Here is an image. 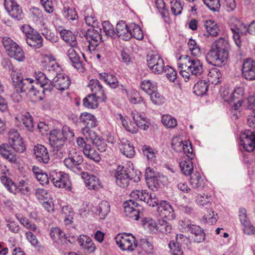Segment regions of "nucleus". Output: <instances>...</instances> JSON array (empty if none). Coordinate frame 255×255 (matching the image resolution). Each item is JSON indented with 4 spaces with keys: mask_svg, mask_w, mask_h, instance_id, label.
<instances>
[{
    "mask_svg": "<svg viewBox=\"0 0 255 255\" xmlns=\"http://www.w3.org/2000/svg\"><path fill=\"white\" fill-rule=\"evenodd\" d=\"M82 134L83 136L78 137L76 140L78 147L82 150L86 157L95 162H99L101 157L92 144L96 145L98 150L103 152L107 148L105 142L96 137L95 132L88 128L83 129Z\"/></svg>",
    "mask_w": 255,
    "mask_h": 255,
    "instance_id": "nucleus-1",
    "label": "nucleus"
},
{
    "mask_svg": "<svg viewBox=\"0 0 255 255\" xmlns=\"http://www.w3.org/2000/svg\"><path fill=\"white\" fill-rule=\"evenodd\" d=\"M230 46L228 39L219 38L211 44L206 56L207 61L216 66H221L228 58Z\"/></svg>",
    "mask_w": 255,
    "mask_h": 255,
    "instance_id": "nucleus-2",
    "label": "nucleus"
},
{
    "mask_svg": "<svg viewBox=\"0 0 255 255\" xmlns=\"http://www.w3.org/2000/svg\"><path fill=\"white\" fill-rule=\"evenodd\" d=\"M222 99L228 103L232 105V109L239 110L243 103L245 89L242 87H236L231 91L229 89L223 88L220 90Z\"/></svg>",
    "mask_w": 255,
    "mask_h": 255,
    "instance_id": "nucleus-3",
    "label": "nucleus"
},
{
    "mask_svg": "<svg viewBox=\"0 0 255 255\" xmlns=\"http://www.w3.org/2000/svg\"><path fill=\"white\" fill-rule=\"evenodd\" d=\"M179 67L184 70H187L192 75H200L203 70L202 64L197 59H192L188 55H181L178 59Z\"/></svg>",
    "mask_w": 255,
    "mask_h": 255,
    "instance_id": "nucleus-4",
    "label": "nucleus"
},
{
    "mask_svg": "<svg viewBox=\"0 0 255 255\" xmlns=\"http://www.w3.org/2000/svg\"><path fill=\"white\" fill-rule=\"evenodd\" d=\"M115 240L117 244L123 251H133L137 246L135 238L131 234H119L116 236Z\"/></svg>",
    "mask_w": 255,
    "mask_h": 255,
    "instance_id": "nucleus-5",
    "label": "nucleus"
},
{
    "mask_svg": "<svg viewBox=\"0 0 255 255\" xmlns=\"http://www.w3.org/2000/svg\"><path fill=\"white\" fill-rule=\"evenodd\" d=\"M12 84L18 93L35 90L32 85L34 80L30 78L23 79L20 74L14 73L12 75Z\"/></svg>",
    "mask_w": 255,
    "mask_h": 255,
    "instance_id": "nucleus-6",
    "label": "nucleus"
},
{
    "mask_svg": "<svg viewBox=\"0 0 255 255\" xmlns=\"http://www.w3.org/2000/svg\"><path fill=\"white\" fill-rule=\"evenodd\" d=\"M83 161V158L79 153L76 152L75 149L74 151H70L68 156L64 160L65 166L75 172L81 171L82 168L80 165Z\"/></svg>",
    "mask_w": 255,
    "mask_h": 255,
    "instance_id": "nucleus-7",
    "label": "nucleus"
},
{
    "mask_svg": "<svg viewBox=\"0 0 255 255\" xmlns=\"http://www.w3.org/2000/svg\"><path fill=\"white\" fill-rule=\"evenodd\" d=\"M126 215L133 220H138L142 210V207L133 199L126 201L124 203Z\"/></svg>",
    "mask_w": 255,
    "mask_h": 255,
    "instance_id": "nucleus-8",
    "label": "nucleus"
},
{
    "mask_svg": "<svg viewBox=\"0 0 255 255\" xmlns=\"http://www.w3.org/2000/svg\"><path fill=\"white\" fill-rule=\"evenodd\" d=\"M23 31L26 34V42L31 47L39 48L43 45V38L40 34L30 27H23Z\"/></svg>",
    "mask_w": 255,
    "mask_h": 255,
    "instance_id": "nucleus-9",
    "label": "nucleus"
},
{
    "mask_svg": "<svg viewBox=\"0 0 255 255\" xmlns=\"http://www.w3.org/2000/svg\"><path fill=\"white\" fill-rule=\"evenodd\" d=\"M50 178L56 187L58 188L69 187V176L67 174L52 170L50 173Z\"/></svg>",
    "mask_w": 255,
    "mask_h": 255,
    "instance_id": "nucleus-10",
    "label": "nucleus"
},
{
    "mask_svg": "<svg viewBox=\"0 0 255 255\" xmlns=\"http://www.w3.org/2000/svg\"><path fill=\"white\" fill-rule=\"evenodd\" d=\"M235 24L231 29L233 33V38L238 47L242 45L241 37L248 33L247 26L237 19H235Z\"/></svg>",
    "mask_w": 255,
    "mask_h": 255,
    "instance_id": "nucleus-11",
    "label": "nucleus"
},
{
    "mask_svg": "<svg viewBox=\"0 0 255 255\" xmlns=\"http://www.w3.org/2000/svg\"><path fill=\"white\" fill-rule=\"evenodd\" d=\"M147 65L152 72L160 74L164 69V63L162 58L158 54H152L147 59Z\"/></svg>",
    "mask_w": 255,
    "mask_h": 255,
    "instance_id": "nucleus-12",
    "label": "nucleus"
},
{
    "mask_svg": "<svg viewBox=\"0 0 255 255\" xmlns=\"http://www.w3.org/2000/svg\"><path fill=\"white\" fill-rule=\"evenodd\" d=\"M4 6L7 11L11 17L18 20L22 18V9L14 0H5Z\"/></svg>",
    "mask_w": 255,
    "mask_h": 255,
    "instance_id": "nucleus-13",
    "label": "nucleus"
},
{
    "mask_svg": "<svg viewBox=\"0 0 255 255\" xmlns=\"http://www.w3.org/2000/svg\"><path fill=\"white\" fill-rule=\"evenodd\" d=\"M242 70L243 77L247 80H255V61L253 59H245L243 63Z\"/></svg>",
    "mask_w": 255,
    "mask_h": 255,
    "instance_id": "nucleus-14",
    "label": "nucleus"
},
{
    "mask_svg": "<svg viewBox=\"0 0 255 255\" xmlns=\"http://www.w3.org/2000/svg\"><path fill=\"white\" fill-rule=\"evenodd\" d=\"M115 176L116 183L122 188L128 186L130 179L126 169L123 166H119L116 170Z\"/></svg>",
    "mask_w": 255,
    "mask_h": 255,
    "instance_id": "nucleus-15",
    "label": "nucleus"
},
{
    "mask_svg": "<svg viewBox=\"0 0 255 255\" xmlns=\"http://www.w3.org/2000/svg\"><path fill=\"white\" fill-rule=\"evenodd\" d=\"M49 141L53 148H57L58 150V148H62L64 145L65 140L60 130L54 129L50 132Z\"/></svg>",
    "mask_w": 255,
    "mask_h": 255,
    "instance_id": "nucleus-16",
    "label": "nucleus"
},
{
    "mask_svg": "<svg viewBox=\"0 0 255 255\" xmlns=\"http://www.w3.org/2000/svg\"><path fill=\"white\" fill-rule=\"evenodd\" d=\"M158 212L160 216L168 220H172L174 218V211L171 206L165 201L160 202L158 206Z\"/></svg>",
    "mask_w": 255,
    "mask_h": 255,
    "instance_id": "nucleus-17",
    "label": "nucleus"
},
{
    "mask_svg": "<svg viewBox=\"0 0 255 255\" xmlns=\"http://www.w3.org/2000/svg\"><path fill=\"white\" fill-rule=\"evenodd\" d=\"M241 143L246 151H253L255 148V131L247 132L246 136L241 139Z\"/></svg>",
    "mask_w": 255,
    "mask_h": 255,
    "instance_id": "nucleus-18",
    "label": "nucleus"
},
{
    "mask_svg": "<svg viewBox=\"0 0 255 255\" xmlns=\"http://www.w3.org/2000/svg\"><path fill=\"white\" fill-rule=\"evenodd\" d=\"M71 81L69 77L62 74L58 75L53 80V85L57 89L63 91L67 89L70 85Z\"/></svg>",
    "mask_w": 255,
    "mask_h": 255,
    "instance_id": "nucleus-19",
    "label": "nucleus"
},
{
    "mask_svg": "<svg viewBox=\"0 0 255 255\" xmlns=\"http://www.w3.org/2000/svg\"><path fill=\"white\" fill-rule=\"evenodd\" d=\"M86 37L89 42V48L92 50H94L95 48L99 44L102 39L100 33L93 29L87 31Z\"/></svg>",
    "mask_w": 255,
    "mask_h": 255,
    "instance_id": "nucleus-20",
    "label": "nucleus"
},
{
    "mask_svg": "<svg viewBox=\"0 0 255 255\" xmlns=\"http://www.w3.org/2000/svg\"><path fill=\"white\" fill-rule=\"evenodd\" d=\"M115 34L119 38L125 40H128L131 39V34L129 32V26H128L125 22L120 21L116 26Z\"/></svg>",
    "mask_w": 255,
    "mask_h": 255,
    "instance_id": "nucleus-21",
    "label": "nucleus"
},
{
    "mask_svg": "<svg viewBox=\"0 0 255 255\" xmlns=\"http://www.w3.org/2000/svg\"><path fill=\"white\" fill-rule=\"evenodd\" d=\"M204 26L206 31L204 36L206 37L209 36L217 37L219 34L220 29L218 24L214 20H207L205 21Z\"/></svg>",
    "mask_w": 255,
    "mask_h": 255,
    "instance_id": "nucleus-22",
    "label": "nucleus"
},
{
    "mask_svg": "<svg viewBox=\"0 0 255 255\" xmlns=\"http://www.w3.org/2000/svg\"><path fill=\"white\" fill-rule=\"evenodd\" d=\"M82 177L85 180V184L88 189L97 190L101 187L100 181L96 176L82 172Z\"/></svg>",
    "mask_w": 255,
    "mask_h": 255,
    "instance_id": "nucleus-23",
    "label": "nucleus"
},
{
    "mask_svg": "<svg viewBox=\"0 0 255 255\" xmlns=\"http://www.w3.org/2000/svg\"><path fill=\"white\" fill-rule=\"evenodd\" d=\"M13 148L7 143H3L0 145V154L4 158L11 163L16 160V154Z\"/></svg>",
    "mask_w": 255,
    "mask_h": 255,
    "instance_id": "nucleus-24",
    "label": "nucleus"
},
{
    "mask_svg": "<svg viewBox=\"0 0 255 255\" xmlns=\"http://www.w3.org/2000/svg\"><path fill=\"white\" fill-rule=\"evenodd\" d=\"M194 157L183 156L180 162V167L183 173L186 176L190 175L193 173V165L192 159Z\"/></svg>",
    "mask_w": 255,
    "mask_h": 255,
    "instance_id": "nucleus-25",
    "label": "nucleus"
},
{
    "mask_svg": "<svg viewBox=\"0 0 255 255\" xmlns=\"http://www.w3.org/2000/svg\"><path fill=\"white\" fill-rule=\"evenodd\" d=\"M67 55L76 68H80V67H82V64L79 55V49L77 48V46L75 47L71 46L67 50Z\"/></svg>",
    "mask_w": 255,
    "mask_h": 255,
    "instance_id": "nucleus-26",
    "label": "nucleus"
},
{
    "mask_svg": "<svg viewBox=\"0 0 255 255\" xmlns=\"http://www.w3.org/2000/svg\"><path fill=\"white\" fill-rule=\"evenodd\" d=\"M34 154L38 161L45 163L49 160V156L45 147L41 144H38L34 147Z\"/></svg>",
    "mask_w": 255,
    "mask_h": 255,
    "instance_id": "nucleus-27",
    "label": "nucleus"
},
{
    "mask_svg": "<svg viewBox=\"0 0 255 255\" xmlns=\"http://www.w3.org/2000/svg\"><path fill=\"white\" fill-rule=\"evenodd\" d=\"M88 86L93 92L92 95H95L98 98H101L103 100L106 99L104 91L102 85L97 80H92L90 81Z\"/></svg>",
    "mask_w": 255,
    "mask_h": 255,
    "instance_id": "nucleus-28",
    "label": "nucleus"
},
{
    "mask_svg": "<svg viewBox=\"0 0 255 255\" xmlns=\"http://www.w3.org/2000/svg\"><path fill=\"white\" fill-rule=\"evenodd\" d=\"M189 183L193 188H202L204 186V181L201 173L198 171H195L190 175Z\"/></svg>",
    "mask_w": 255,
    "mask_h": 255,
    "instance_id": "nucleus-29",
    "label": "nucleus"
},
{
    "mask_svg": "<svg viewBox=\"0 0 255 255\" xmlns=\"http://www.w3.org/2000/svg\"><path fill=\"white\" fill-rule=\"evenodd\" d=\"M34 77L40 86L44 90H51L52 85L51 81L46 77V75L41 71H37L34 73Z\"/></svg>",
    "mask_w": 255,
    "mask_h": 255,
    "instance_id": "nucleus-30",
    "label": "nucleus"
},
{
    "mask_svg": "<svg viewBox=\"0 0 255 255\" xmlns=\"http://www.w3.org/2000/svg\"><path fill=\"white\" fill-rule=\"evenodd\" d=\"M119 148L122 153L128 157L131 158L134 155L135 151L133 145L128 140L122 141Z\"/></svg>",
    "mask_w": 255,
    "mask_h": 255,
    "instance_id": "nucleus-31",
    "label": "nucleus"
},
{
    "mask_svg": "<svg viewBox=\"0 0 255 255\" xmlns=\"http://www.w3.org/2000/svg\"><path fill=\"white\" fill-rule=\"evenodd\" d=\"M80 121L86 126V127L83 128L82 130L86 128H88L90 129L89 128H93L96 126V118L92 114L87 112L81 114Z\"/></svg>",
    "mask_w": 255,
    "mask_h": 255,
    "instance_id": "nucleus-32",
    "label": "nucleus"
},
{
    "mask_svg": "<svg viewBox=\"0 0 255 255\" xmlns=\"http://www.w3.org/2000/svg\"><path fill=\"white\" fill-rule=\"evenodd\" d=\"M110 211V206L107 201H102L96 207V214L100 219H104L108 215Z\"/></svg>",
    "mask_w": 255,
    "mask_h": 255,
    "instance_id": "nucleus-33",
    "label": "nucleus"
},
{
    "mask_svg": "<svg viewBox=\"0 0 255 255\" xmlns=\"http://www.w3.org/2000/svg\"><path fill=\"white\" fill-rule=\"evenodd\" d=\"M60 35L63 40L70 46L75 47L78 45L76 36L72 31L66 29L63 30L60 32Z\"/></svg>",
    "mask_w": 255,
    "mask_h": 255,
    "instance_id": "nucleus-34",
    "label": "nucleus"
},
{
    "mask_svg": "<svg viewBox=\"0 0 255 255\" xmlns=\"http://www.w3.org/2000/svg\"><path fill=\"white\" fill-rule=\"evenodd\" d=\"M119 117L122 121L123 126L127 131L132 133H135L137 132L138 128L135 122H131L130 118L127 117V119H125L122 115H120Z\"/></svg>",
    "mask_w": 255,
    "mask_h": 255,
    "instance_id": "nucleus-35",
    "label": "nucleus"
},
{
    "mask_svg": "<svg viewBox=\"0 0 255 255\" xmlns=\"http://www.w3.org/2000/svg\"><path fill=\"white\" fill-rule=\"evenodd\" d=\"M131 116L133 121L135 122L137 128H139L143 130H145L148 128L146 118L143 117L141 114L136 112H132Z\"/></svg>",
    "mask_w": 255,
    "mask_h": 255,
    "instance_id": "nucleus-36",
    "label": "nucleus"
},
{
    "mask_svg": "<svg viewBox=\"0 0 255 255\" xmlns=\"http://www.w3.org/2000/svg\"><path fill=\"white\" fill-rule=\"evenodd\" d=\"M189 230L194 235L192 238L195 242L200 243L204 240L205 234L199 226L193 225L190 226Z\"/></svg>",
    "mask_w": 255,
    "mask_h": 255,
    "instance_id": "nucleus-37",
    "label": "nucleus"
},
{
    "mask_svg": "<svg viewBox=\"0 0 255 255\" xmlns=\"http://www.w3.org/2000/svg\"><path fill=\"white\" fill-rule=\"evenodd\" d=\"M163 1L170 7L171 11L174 15L181 13L183 7L179 0H165Z\"/></svg>",
    "mask_w": 255,
    "mask_h": 255,
    "instance_id": "nucleus-38",
    "label": "nucleus"
},
{
    "mask_svg": "<svg viewBox=\"0 0 255 255\" xmlns=\"http://www.w3.org/2000/svg\"><path fill=\"white\" fill-rule=\"evenodd\" d=\"M209 84L205 80L198 81L194 87V93L198 96H202L208 91Z\"/></svg>",
    "mask_w": 255,
    "mask_h": 255,
    "instance_id": "nucleus-39",
    "label": "nucleus"
},
{
    "mask_svg": "<svg viewBox=\"0 0 255 255\" xmlns=\"http://www.w3.org/2000/svg\"><path fill=\"white\" fill-rule=\"evenodd\" d=\"M100 79L104 80L111 87L117 88L119 85L117 78L112 74H108L106 73L100 74Z\"/></svg>",
    "mask_w": 255,
    "mask_h": 255,
    "instance_id": "nucleus-40",
    "label": "nucleus"
},
{
    "mask_svg": "<svg viewBox=\"0 0 255 255\" xmlns=\"http://www.w3.org/2000/svg\"><path fill=\"white\" fill-rule=\"evenodd\" d=\"M12 48V49L8 52V55L19 61H23L25 59V56L21 48L17 44Z\"/></svg>",
    "mask_w": 255,
    "mask_h": 255,
    "instance_id": "nucleus-41",
    "label": "nucleus"
},
{
    "mask_svg": "<svg viewBox=\"0 0 255 255\" xmlns=\"http://www.w3.org/2000/svg\"><path fill=\"white\" fill-rule=\"evenodd\" d=\"M221 74L217 68L211 69L208 75V81L212 84L217 85L220 83Z\"/></svg>",
    "mask_w": 255,
    "mask_h": 255,
    "instance_id": "nucleus-42",
    "label": "nucleus"
},
{
    "mask_svg": "<svg viewBox=\"0 0 255 255\" xmlns=\"http://www.w3.org/2000/svg\"><path fill=\"white\" fill-rule=\"evenodd\" d=\"M9 171H8L1 174L0 180L1 182L10 192H15L16 188L12 185V181L9 177Z\"/></svg>",
    "mask_w": 255,
    "mask_h": 255,
    "instance_id": "nucleus-43",
    "label": "nucleus"
},
{
    "mask_svg": "<svg viewBox=\"0 0 255 255\" xmlns=\"http://www.w3.org/2000/svg\"><path fill=\"white\" fill-rule=\"evenodd\" d=\"M129 32L131 38L134 37L137 40H141L143 38V34L140 27L134 23L129 25Z\"/></svg>",
    "mask_w": 255,
    "mask_h": 255,
    "instance_id": "nucleus-44",
    "label": "nucleus"
},
{
    "mask_svg": "<svg viewBox=\"0 0 255 255\" xmlns=\"http://www.w3.org/2000/svg\"><path fill=\"white\" fill-rule=\"evenodd\" d=\"M97 97L95 95H89L83 100L84 106L91 109H96L98 107V102Z\"/></svg>",
    "mask_w": 255,
    "mask_h": 255,
    "instance_id": "nucleus-45",
    "label": "nucleus"
},
{
    "mask_svg": "<svg viewBox=\"0 0 255 255\" xmlns=\"http://www.w3.org/2000/svg\"><path fill=\"white\" fill-rule=\"evenodd\" d=\"M56 62L55 57L50 53L42 54L41 62L45 68L52 67Z\"/></svg>",
    "mask_w": 255,
    "mask_h": 255,
    "instance_id": "nucleus-46",
    "label": "nucleus"
},
{
    "mask_svg": "<svg viewBox=\"0 0 255 255\" xmlns=\"http://www.w3.org/2000/svg\"><path fill=\"white\" fill-rule=\"evenodd\" d=\"M64 216V222L66 225H69L73 222L74 212L72 208L68 206H64L62 209Z\"/></svg>",
    "mask_w": 255,
    "mask_h": 255,
    "instance_id": "nucleus-47",
    "label": "nucleus"
},
{
    "mask_svg": "<svg viewBox=\"0 0 255 255\" xmlns=\"http://www.w3.org/2000/svg\"><path fill=\"white\" fill-rule=\"evenodd\" d=\"M141 88L143 91L150 94L157 90L156 83L151 82L150 80H143L141 84Z\"/></svg>",
    "mask_w": 255,
    "mask_h": 255,
    "instance_id": "nucleus-48",
    "label": "nucleus"
},
{
    "mask_svg": "<svg viewBox=\"0 0 255 255\" xmlns=\"http://www.w3.org/2000/svg\"><path fill=\"white\" fill-rule=\"evenodd\" d=\"M139 246L142 252H143L146 255L152 254L153 253L154 248L152 244L146 239H141Z\"/></svg>",
    "mask_w": 255,
    "mask_h": 255,
    "instance_id": "nucleus-49",
    "label": "nucleus"
},
{
    "mask_svg": "<svg viewBox=\"0 0 255 255\" xmlns=\"http://www.w3.org/2000/svg\"><path fill=\"white\" fill-rule=\"evenodd\" d=\"M188 46L191 54L193 56L199 57L201 54V49L194 40L189 39L188 42Z\"/></svg>",
    "mask_w": 255,
    "mask_h": 255,
    "instance_id": "nucleus-50",
    "label": "nucleus"
},
{
    "mask_svg": "<svg viewBox=\"0 0 255 255\" xmlns=\"http://www.w3.org/2000/svg\"><path fill=\"white\" fill-rule=\"evenodd\" d=\"M145 176L146 179L149 180V183L153 182V184L158 180L159 177V173L156 172L154 168L151 167L146 168Z\"/></svg>",
    "mask_w": 255,
    "mask_h": 255,
    "instance_id": "nucleus-51",
    "label": "nucleus"
},
{
    "mask_svg": "<svg viewBox=\"0 0 255 255\" xmlns=\"http://www.w3.org/2000/svg\"><path fill=\"white\" fill-rule=\"evenodd\" d=\"M148 193L142 190L140 191L139 190H133L130 193V197L133 200L139 199L140 201L146 202L148 197H149Z\"/></svg>",
    "mask_w": 255,
    "mask_h": 255,
    "instance_id": "nucleus-52",
    "label": "nucleus"
},
{
    "mask_svg": "<svg viewBox=\"0 0 255 255\" xmlns=\"http://www.w3.org/2000/svg\"><path fill=\"white\" fill-rule=\"evenodd\" d=\"M21 119L23 124L25 126L28 130L32 131L33 129V123L32 119L31 116L29 115V113H27L26 115H22L21 118L16 117L15 119L17 121Z\"/></svg>",
    "mask_w": 255,
    "mask_h": 255,
    "instance_id": "nucleus-53",
    "label": "nucleus"
},
{
    "mask_svg": "<svg viewBox=\"0 0 255 255\" xmlns=\"http://www.w3.org/2000/svg\"><path fill=\"white\" fill-rule=\"evenodd\" d=\"M162 123L167 128H174L177 125V121L170 115H165L162 117Z\"/></svg>",
    "mask_w": 255,
    "mask_h": 255,
    "instance_id": "nucleus-54",
    "label": "nucleus"
},
{
    "mask_svg": "<svg viewBox=\"0 0 255 255\" xmlns=\"http://www.w3.org/2000/svg\"><path fill=\"white\" fill-rule=\"evenodd\" d=\"M143 224L145 228L148 229L154 233L158 231V225L151 218H145L143 221Z\"/></svg>",
    "mask_w": 255,
    "mask_h": 255,
    "instance_id": "nucleus-55",
    "label": "nucleus"
},
{
    "mask_svg": "<svg viewBox=\"0 0 255 255\" xmlns=\"http://www.w3.org/2000/svg\"><path fill=\"white\" fill-rule=\"evenodd\" d=\"M171 226L164 220H159L158 224V231L163 234L170 233L172 231Z\"/></svg>",
    "mask_w": 255,
    "mask_h": 255,
    "instance_id": "nucleus-56",
    "label": "nucleus"
},
{
    "mask_svg": "<svg viewBox=\"0 0 255 255\" xmlns=\"http://www.w3.org/2000/svg\"><path fill=\"white\" fill-rule=\"evenodd\" d=\"M12 185L14 186L16 188V191L15 192H12L13 194H16L19 192H21L23 194L29 191V188L28 187L27 183L24 180H21L19 182L18 185H16L13 181Z\"/></svg>",
    "mask_w": 255,
    "mask_h": 255,
    "instance_id": "nucleus-57",
    "label": "nucleus"
},
{
    "mask_svg": "<svg viewBox=\"0 0 255 255\" xmlns=\"http://www.w3.org/2000/svg\"><path fill=\"white\" fill-rule=\"evenodd\" d=\"M207 213H205L203 217L204 220L206 222L213 224L216 223L218 219L217 214H214V212L211 210L206 211Z\"/></svg>",
    "mask_w": 255,
    "mask_h": 255,
    "instance_id": "nucleus-58",
    "label": "nucleus"
},
{
    "mask_svg": "<svg viewBox=\"0 0 255 255\" xmlns=\"http://www.w3.org/2000/svg\"><path fill=\"white\" fill-rule=\"evenodd\" d=\"M103 32L108 36L113 37L115 35L113 26L108 21H104L102 23Z\"/></svg>",
    "mask_w": 255,
    "mask_h": 255,
    "instance_id": "nucleus-59",
    "label": "nucleus"
},
{
    "mask_svg": "<svg viewBox=\"0 0 255 255\" xmlns=\"http://www.w3.org/2000/svg\"><path fill=\"white\" fill-rule=\"evenodd\" d=\"M50 236L55 242H59L65 237V234L60 229L54 228L51 230Z\"/></svg>",
    "mask_w": 255,
    "mask_h": 255,
    "instance_id": "nucleus-60",
    "label": "nucleus"
},
{
    "mask_svg": "<svg viewBox=\"0 0 255 255\" xmlns=\"http://www.w3.org/2000/svg\"><path fill=\"white\" fill-rule=\"evenodd\" d=\"M13 149L19 152H22L25 150V147L22 141V138L15 140L13 142L9 144Z\"/></svg>",
    "mask_w": 255,
    "mask_h": 255,
    "instance_id": "nucleus-61",
    "label": "nucleus"
},
{
    "mask_svg": "<svg viewBox=\"0 0 255 255\" xmlns=\"http://www.w3.org/2000/svg\"><path fill=\"white\" fill-rule=\"evenodd\" d=\"M185 154L184 156H190V155L192 157L194 156L193 153V149L191 145V142L188 140H185L184 141V143L181 147V152Z\"/></svg>",
    "mask_w": 255,
    "mask_h": 255,
    "instance_id": "nucleus-62",
    "label": "nucleus"
},
{
    "mask_svg": "<svg viewBox=\"0 0 255 255\" xmlns=\"http://www.w3.org/2000/svg\"><path fill=\"white\" fill-rule=\"evenodd\" d=\"M151 101L155 105L163 103L164 98L157 90L149 94Z\"/></svg>",
    "mask_w": 255,
    "mask_h": 255,
    "instance_id": "nucleus-63",
    "label": "nucleus"
},
{
    "mask_svg": "<svg viewBox=\"0 0 255 255\" xmlns=\"http://www.w3.org/2000/svg\"><path fill=\"white\" fill-rule=\"evenodd\" d=\"M184 142L181 137L176 136L173 138L172 140V148L177 152H181V147Z\"/></svg>",
    "mask_w": 255,
    "mask_h": 255,
    "instance_id": "nucleus-64",
    "label": "nucleus"
}]
</instances>
